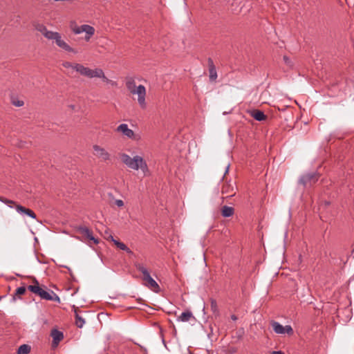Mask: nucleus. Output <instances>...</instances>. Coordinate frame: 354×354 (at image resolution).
<instances>
[{
  "label": "nucleus",
  "mask_w": 354,
  "mask_h": 354,
  "mask_svg": "<svg viewBox=\"0 0 354 354\" xmlns=\"http://www.w3.org/2000/svg\"><path fill=\"white\" fill-rule=\"evenodd\" d=\"M33 285H30L27 287L28 290L39 296L43 299L57 301L59 303L60 302L59 296L53 290L46 291L42 289L39 286V282L35 278L33 279Z\"/></svg>",
  "instance_id": "3"
},
{
  "label": "nucleus",
  "mask_w": 354,
  "mask_h": 354,
  "mask_svg": "<svg viewBox=\"0 0 354 354\" xmlns=\"http://www.w3.org/2000/svg\"><path fill=\"white\" fill-rule=\"evenodd\" d=\"M270 354H285V353L281 351H272L270 353Z\"/></svg>",
  "instance_id": "33"
},
{
  "label": "nucleus",
  "mask_w": 354,
  "mask_h": 354,
  "mask_svg": "<svg viewBox=\"0 0 354 354\" xmlns=\"http://www.w3.org/2000/svg\"><path fill=\"white\" fill-rule=\"evenodd\" d=\"M35 28L37 31L40 32L43 35L45 34V32L48 30L46 28V27L44 24H35Z\"/></svg>",
  "instance_id": "26"
},
{
  "label": "nucleus",
  "mask_w": 354,
  "mask_h": 354,
  "mask_svg": "<svg viewBox=\"0 0 354 354\" xmlns=\"http://www.w3.org/2000/svg\"><path fill=\"white\" fill-rule=\"evenodd\" d=\"M71 109L75 110V105H69L68 106Z\"/></svg>",
  "instance_id": "35"
},
{
  "label": "nucleus",
  "mask_w": 354,
  "mask_h": 354,
  "mask_svg": "<svg viewBox=\"0 0 354 354\" xmlns=\"http://www.w3.org/2000/svg\"><path fill=\"white\" fill-rule=\"evenodd\" d=\"M251 115L257 121H264L267 118V115L265 113L259 110H254L251 113Z\"/></svg>",
  "instance_id": "17"
},
{
  "label": "nucleus",
  "mask_w": 354,
  "mask_h": 354,
  "mask_svg": "<svg viewBox=\"0 0 354 354\" xmlns=\"http://www.w3.org/2000/svg\"><path fill=\"white\" fill-rule=\"evenodd\" d=\"M111 236H112L111 234H109V235L107 236L106 239H107V240H110V241H111Z\"/></svg>",
  "instance_id": "36"
},
{
  "label": "nucleus",
  "mask_w": 354,
  "mask_h": 354,
  "mask_svg": "<svg viewBox=\"0 0 354 354\" xmlns=\"http://www.w3.org/2000/svg\"><path fill=\"white\" fill-rule=\"evenodd\" d=\"M234 209L232 207L223 206L221 209V214L223 217H230L234 214Z\"/></svg>",
  "instance_id": "19"
},
{
  "label": "nucleus",
  "mask_w": 354,
  "mask_h": 354,
  "mask_svg": "<svg viewBox=\"0 0 354 354\" xmlns=\"http://www.w3.org/2000/svg\"><path fill=\"white\" fill-rule=\"evenodd\" d=\"M211 308L213 312H216L217 310V304L214 299L211 300Z\"/></svg>",
  "instance_id": "30"
},
{
  "label": "nucleus",
  "mask_w": 354,
  "mask_h": 354,
  "mask_svg": "<svg viewBox=\"0 0 354 354\" xmlns=\"http://www.w3.org/2000/svg\"><path fill=\"white\" fill-rule=\"evenodd\" d=\"M271 326L272 327L273 330L277 334L283 335L288 334L291 335L293 334V329L290 325H286L285 326H282L280 323L272 321L271 322Z\"/></svg>",
  "instance_id": "7"
},
{
  "label": "nucleus",
  "mask_w": 354,
  "mask_h": 354,
  "mask_svg": "<svg viewBox=\"0 0 354 354\" xmlns=\"http://www.w3.org/2000/svg\"><path fill=\"white\" fill-rule=\"evenodd\" d=\"M17 106H21L24 105V102L22 101H17V102L14 103Z\"/></svg>",
  "instance_id": "32"
},
{
  "label": "nucleus",
  "mask_w": 354,
  "mask_h": 354,
  "mask_svg": "<svg viewBox=\"0 0 354 354\" xmlns=\"http://www.w3.org/2000/svg\"><path fill=\"white\" fill-rule=\"evenodd\" d=\"M0 201H1L2 203H5L6 205H7L10 208L14 207L13 205H15V201H13L12 200H10V199H8V198H6L4 197H1V196H0Z\"/></svg>",
  "instance_id": "25"
},
{
  "label": "nucleus",
  "mask_w": 354,
  "mask_h": 354,
  "mask_svg": "<svg viewBox=\"0 0 354 354\" xmlns=\"http://www.w3.org/2000/svg\"><path fill=\"white\" fill-rule=\"evenodd\" d=\"M70 28L75 33V35H79L82 32H85V40L89 41L91 37L94 35L95 33V29L93 27L89 26V25H82V26H77L75 22L73 21L70 24Z\"/></svg>",
  "instance_id": "5"
},
{
  "label": "nucleus",
  "mask_w": 354,
  "mask_h": 354,
  "mask_svg": "<svg viewBox=\"0 0 354 354\" xmlns=\"http://www.w3.org/2000/svg\"><path fill=\"white\" fill-rule=\"evenodd\" d=\"M50 335L53 338V343L52 346L53 347H56L59 344V343L64 338V334L62 332L57 330L53 329L52 330L50 333Z\"/></svg>",
  "instance_id": "11"
},
{
  "label": "nucleus",
  "mask_w": 354,
  "mask_h": 354,
  "mask_svg": "<svg viewBox=\"0 0 354 354\" xmlns=\"http://www.w3.org/2000/svg\"><path fill=\"white\" fill-rule=\"evenodd\" d=\"M191 319L195 320V317L190 310H186L185 312H183L181 315L178 316L176 319L178 322H189Z\"/></svg>",
  "instance_id": "13"
},
{
  "label": "nucleus",
  "mask_w": 354,
  "mask_h": 354,
  "mask_svg": "<svg viewBox=\"0 0 354 354\" xmlns=\"http://www.w3.org/2000/svg\"><path fill=\"white\" fill-rule=\"evenodd\" d=\"M14 207H15L17 212L21 214H26L28 215V216L32 218H36V214L35 213L32 211L31 209H28V208H26L20 205H17L15 203V205H13Z\"/></svg>",
  "instance_id": "12"
},
{
  "label": "nucleus",
  "mask_w": 354,
  "mask_h": 354,
  "mask_svg": "<svg viewBox=\"0 0 354 354\" xmlns=\"http://www.w3.org/2000/svg\"><path fill=\"white\" fill-rule=\"evenodd\" d=\"M231 319L233 321H236L237 319V317L235 315H231Z\"/></svg>",
  "instance_id": "34"
},
{
  "label": "nucleus",
  "mask_w": 354,
  "mask_h": 354,
  "mask_svg": "<svg viewBox=\"0 0 354 354\" xmlns=\"http://www.w3.org/2000/svg\"><path fill=\"white\" fill-rule=\"evenodd\" d=\"M115 204L118 206V207H122L124 205V202L120 200V199H118L115 201Z\"/></svg>",
  "instance_id": "31"
},
{
  "label": "nucleus",
  "mask_w": 354,
  "mask_h": 354,
  "mask_svg": "<svg viewBox=\"0 0 354 354\" xmlns=\"http://www.w3.org/2000/svg\"><path fill=\"white\" fill-rule=\"evenodd\" d=\"M283 61L285 64L288 66L289 68H292L293 66V64L290 59L287 56H283Z\"/></svg>",
  "instance_id": "29"
},
{
  "label": "nucleus",
  "mask_w": 354,
  "mask_h": 354,
  "mask_svg": "<svg viewBox=\"0 0 354 354\" xmlns=\"http://www.w3.org/2000/svg\"><path fill=\"white\" fill-rule=\"evenodd\" d=\"M229 165L227 166L225 174L228 172Z\"/></svg>",
  "instance_id": "37"
},
{
  "label": "nucleus",
  "mask_w": 354,
  "mask_h": 354,
  "mask_svg": "<svg viewBox=\"0 0 354 354\" xmlns=\"http://www.w3.org/2000/svg\"><path fill=\"white\" fill-rule=\"evenodd\" d=\"M111 241L121 250L126 251L129 254H133V252L124 243L115 240L113 236H111Z\"/></svg>",
  "instance_id": "18"
},
{
  "label": "nucleus",
  "mask_w": 354,
  "mask_h": 354,
  "mask_svg": "<svg viewBox=\"0 0 354 354\" xmlns=\"http://www.w3.org/2000/svg\"><path fill=\"white\" fill-rule=\"evenodd\" d=\"M26 290V287H24V286L19 287L16 290L15 295H19V296L22 295L25 293Z\"/></svg>",
  "instance_id": "28"
},
{
  "label": "nucleus",
  "mask_w": 354,
  "mask_h": 354,
  "mask_svg": "<svg viewBox=\"0 0 354 354\" xmlns=\"http://www.w3.org/2000/svg\"><path fill=\"white\" fill-rule=\"evenodd\" d=\"M65 41L62 39L60 34L58 35V36L55 38V42L57 44L58 47H60V46Z\"/></svg>",
  "instance_id": "27"
},
{
  "label": "nucleus",
  "mask_w": 354,
  "mask_h": 354,
  "mask_svg": "<svg viewBox=\"0 0 354 354\" xmlns=\"http://www.w3.org/2000/svg\"><path fill=\"white\" fill-rule=\"evenodd\" d=\"M62 66L66 68H72L84 77L88 78H100L106 83H110L112 85L114 84L111 80L106 77L102 68H95L94 69H91L88 67L84 66L82 64L72 63L68 61L64 62L62 63Z\"/></svg>",
  "instance_id": "1"
},
{
  "label": "nucleus",
  "mask_w": 354,
  "mask_h": 354,
  "mask_svg": "<svg viewBox=\"0 0 354 354\" xmlns=\"http://www.w3.org/2000/svg\"><path fill=\"white\" fill-rule=\"evenodd\" d=\"M60 48L64 50L66 52L73 53L76 54L77 51L72 48L68 44H67L66 41H64L59 47Z\"/></svg>",
  "instance_id": "22"
},
{
  "label": "nucleus",
  "mask_w": 354,
  "mask_h": 354,
  "mask_svg": "<svg viewBox=\"0 0 354 354\" xmlns=\"http://www.w3.org/2000/svg\"><path fill=\"white\" fill-rule=\"evenodd\" d=\"M93 149L94 156L97 158H100L103 161H106L110 159L111 155L104 148L95 145L93 146Z\"/></svg>",
  "instance_id": "8"
},
{
  "label": "nucleus",
  "mask_w": 354,
  "mask_h": 354,
  "mask_svg": "<svg viewBox=\"0 0 354 354\" xmlns=\"http://www.w3.org/2000/svg\"><path fill=\"white\" fill-rule=\"evenodd\" d=\"M217 77V73L213 64L209 68V79L211 81H214Z\"/></svg>",
  "instance_id": "24"
},
{
  "label": "nucleus",
  "mask_w": 354,
  "mask_h": 354,
  "mask_svg": "<svg viewBox=\"0 0 354 354\" xmlns=\"http://www.w3.org/2000/svg\"><path fill=\"white\" fill-rule=\"evenodd\" d=\"M116 131L130 139H133L135 136L133 131L129 129L127 124H120L117 127Z\"/></svg>",
  "instance_id": "10"
},
{
  "label": "nucleus",
  "mask_w": 354,
  "mask_h": 354,
  "mask_svg": "<svg viewBox=\"0 0 354 354\" xmlns=\"http://www.w3.org/2000/svg\"><path fill=\"white\" fill-rule=\"evenodd\" d=\"M133 95H137V100L139 106L141 109H145L147 108V102H146V88L143 85L138 86V88L134 91H132L131 93Z\"/></svg>",
  "instance_id": "6"
},
{
  "label": "nucleus",
  "mask_w": 354,
  "mask_h": 354,
  "mask_svg": "<svg viewBox=\"0 0 354 354\" xmlns=\"http://www.w3.org/2000/svg\"><path fill=\"white\" fill-rule=\"evenodd\" d=\"M136 267L142 274L143 284L153 292H158L160 287L157 282L151 277L147 268L142 263H137Z\"/></svg>",
  "instance_id": "4"
},
{
  "label": "nucleus",
  "mask_w": 354,
  "mask_h": 354,
  "mask_svg": "<svg viewBox=\"0 0 354 354\" xmlns=\"http://www.w3.org/2000/svg\"><path fill=\"white\" fill-rule=\"evenodd\" d=\"M59 34V33L57 32H53L47 30L44 36L48 39L55 41V38L58 36Z\"/></svg>",
  "instance_id": "21"
},
{
  "label": "nucleus",
  "mask_w": 354,
  "mask_h": 354,
  "mask_svg": "<svg viewBox=\"0 0 354 354\" xmlns=\"http://www.w3.org/2000/svg\"><path fill=\"white\" fill-rule=\"evenodd\" d=\"M85 324L84 319H83L76 311H75V324L78 328H82Z\"/></svg>",
  "instance_id": "23"
},
{
  "label": "nucleus",
  "mask_w": 354,
  "mask_h": 354,
  "mask_svg": "<svg viewBox=\"0 0 354 354\" xmlns=\"http://www.w3.org/2000/svg\"><path fill=\"white\" fill-rule=\"evenodd\" d=\"M80 231L81 233L84 235H85L88 239H89L91 241H93L95 243H98L99 241L97 239H95L93 234L92 232L86 227H80Z\"/></svg>",
  "instance_id": "15"
},
{
  "label": "nucleus",
  "mask_w": 354,
  "mask_h": 354,
  "mask_svg": "<svg viewBox=\"0 0 354 354\" xmlns=\"http://www.w3.org/2000/svg\"><path fill=\"white\" fill-rule=\"evenodd\" d=\"M125 84H126V87L128 89V91L130 92V93H132V91H134L135 89H136V88H138V86H136V84L135 80L131 77H129L126 78Z\"/></svg>",
  "instance_id": "16"
},
{
  "label": "nucleus",
  "mask_w": 354,
  "mask_h": 354,
  "mask_svg": "<svg viewBox=\"0 0 354 354\" xmlns=\"http://www.w3.org/2000/svg\"><path fill=\"white\" fill-rule=\"evenodd\" d=\"M122 162L129 168L138 171L140 169L145 176L149 173V168L146 161L140 156H135L133 158L127 153L120 154Z\"/></svg>",
  "instance_id": "2"
},
{
  "label": "nucleus",
  "mask_w": 354,
  "mask_h": 354,
  "mask_svg": "<svg viewBox=\"0 0 354 354\" xmlns=\"http://www.w3.org/2000/svg\"><path fill=\"white\" fill-rule=\"evenodd\" d=\"M319 178L317 173H310L301 176L299 179V183L304 186L312 185L315 183Z\"/></svg>",
  "instance_id": "9"
},
{
  "label": "nucleus",
  "mask_w": 354,
  "mask_h": 354,
  "mask_svg": "<svg viewBox=\"0 0 354 354\" xmlns=\"http://www.w3.org/2000/svg\"><path fill=\"white\" fill-rule=\"evenodd\" d=\"M234 187L231 184L226 183L222 187L221 192L222 194H225L226 197H231L234 195L235 192Z\"/></svg>",
  "instance_id": "14"
},
{
  "label": "nucleus",
  "mask_w": 354,
  "mask_h": 354,
  "mask_svg": "<svg viewBox=\"0 0 354 354\" xmlns=\"http://www.w3.org/2000/svg\"><path fill=\"white\" fill-rule=\"evenodd\" d=\"M30 351V346L27 344H23L19 347L17 354H28Z\"/></svg>",
  "instance_id": "20"
}]
</instances>
